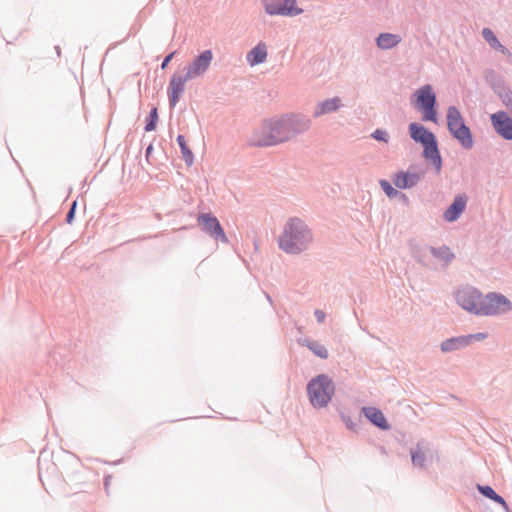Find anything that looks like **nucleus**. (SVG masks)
<instances>
[{
  "instance_id": "1",
  "label": "nucleus",
  "mask_w": 512,
  "mask_h": 512,
  "mask_svg": "<svg viewBox=\"0 0 512 512\" xmlns=\"http://www.w3.org/2000/svg\"><path fill=\"white\" fill-rule=\"evenodd\" d=\"M309 126L308 119L297 115L267 119L254 130L250 142L260 147L277 145L303 133Z\"/></svg>"
},
{
  "instance_id": "2",
  "label": "nucleus",
  "mask_w": 512,
  "mask_h": 512,
  "mask_svg": "<svg viewBox=\"0 0 512 512\" xmlns=\"http://www.w3.org/2000/svg\"><path fill=\"white\" fill-rule=\"evenodd\" d=\"M456 301L463 309L477 315H496L511 309L510 301L503 295L489 293L483 296L470 287L459 290Z\"/></svg>"
},
{
  "instance_id": "3",
  "label": "nucleus",
  "mask_w": 512,
  "mask_h": 512,
  "mask_svg": "<svg viewBox=\"0 0 512 512\" xmlns=\"http://www.w3.org/2000/svg\"><path fill=\"white\" fill-rule=\"evenodd\" d=\"M312 235L307 226L298 218H291L279 236V246L286 253L297 254L308 248Z\"/></svg>"
},
{
  "instance_id": "4",
  "label": "nucleus",
  "mask_w": 512,
  "mask_h": 512,
  "mask_svg": "<svg viewBox=\"0 0 512 512\" xmlns=\"http://www.w3.org/2000/svg\"><path fill=\"white\" fill-rule=\"evenodd\" d=\"M447 128L451 135L465 148L471 149L474 141L470 128L465 124L464 118L458 108L450 106L447 109Z\"/></svg>"
},
{
  "instance_id": "5",
  "label": "nucleus",
  "mask_w": 512,
  "mask_h": 512,
  "mask_svg": "<svg viewBox=\"0 0 512 512\" xmlns=\"http://www.w3.org/2000/svg\"><path fill=\"white\" fill-rule=\"evenodd\" d=\"M307 390L311 404L317 408L325 407L334 394L333 383L326 375H319L312 379Z\"/></svg>"
},
{
  "instance_id": "6",
  "label": "nucleus",
  "mask_w": 512,
  "mask_h": 512,
  "mask_svg": "<svg viewBox=\"0 0 512 512\" xmlns=\"http://www.w3.org/2000/svg\"><path fill=\"white\" fill-rule=\"evenodd\" d=\"M415 106L422 112L423 121L437 122L436 96L430 85H424L415 92Z\"/></svg>"
},
{
  "instance_id": "7",
  "label": "nucleus",
  "mask_w": 512,
  "mask_h": 512,
  "mask_svg": "<svg viewBox=\"0 0 512 512\" xmlns=\"http://www.w3.org/2000/svg\"><path fill=\"white\" fill-rule=\"evenodd\" d=\"M197 222L202 231L209 234L214 239L220 240L223 243L228 242L225 232L215 216L209 213H201L197 217Z\"/></svg>"
},
{
  "instance_id": "8",
  "label": "nucleus",
  "mask_w": 512,
  "mask_h": 512,
  "mask_svg": "<svg viewBox=\"0 0 512 512\" xmlns=\"http://www.w3.org/2000/svg\"><path fill=\"white\" fill-rule=\"evenodd\" d=\"M212 60V51H203L197 57H195L194 60L187 66L184 76L189 80H192L203 75L210 67Z\"/></svg>"
},
{
  "instance_id": "9",
  "label": "nucleus",
  "mask_w": 512,
  "mask_h": 512,
  "mask_svg": "<svg viewBox=\"0 0 512 512\" xmlns=\"http://www.w3.org/2000/svg\"><path fill=\"white\" fill-rule=\"evenodd\" d=\"M265 10L271 15H298L301 9L295 6V0H264Z\"/></svg>"
},
{
  "instance_id": "10",
  "label": "nucleus",
  "mask_w": 512,
  "mask_h": 512,
  "mask_svg": "<svg viewBox=\"0 0 512 512\" xmlns=\"http://www.w3.org/2000/svg\"><path fill=\"white\" fill-rule=\"evenodd\" d=\"M488 337L487 333H476L447 339L441 343L443 352H452L472 344L474 341H482Z\"/></svg>"
},
{
  "instance_id": "11",
  "label": "nucleus",
  "mask_w": 512,
  "mask_h": 512,
  "mask_svg": "<svg viewBox=\"0 0 512 512\" xmlns=\"http://www.w3.org/2000/svg\"><path fill=\"white\" fill-rule=\"evenodd\" d=\"M490 120L494 130L502 138L512 140V119L505 111L493 113Z\"/></svg>"
},
{
  "instance_id": "12",
  "label": "nucleus",
  "mask_w": 512,
  "mask_h": 512,
  "mask_svg": "<svg viewBox=\"0 0 512 512\" xmlns=\"http://www.w3.org/2000/svg\"><path fill=\"white\" fill-rule=\"evenodd\" d=\"M187 81H189V79L186 78L184 75L172 76L168 87L169 101L171 107H175V105L179 101L180 95L182 94L185 83Z\"/></svg>"
},
{
  "instance_id": "13",
  "label": "nucleus",
  "mask_w": 512,
  "mask_h": 512,
  "mask_svg": "<svg viewBox=\"0 0 512 512\" xmlns=\"http://www.w3.org/2000/svg\"><path fill=\"white\" fill-rule=\"evenodd\" d=\"M467 197L464 195L457 196L453 203L447 208L444 213V218L449 221H455L459 218L466 207Z\"/></svg>"
},
{
  "instance_id": "14",
  "label": "nucleus",
  "mask_w": 512,
  "mask_h": 512,
  "mask_svg": "<svg viewBox=\"0 0 512 512\" xmlns=\"http://www.w3.org/2000/svg\"><path fill=\"white\" fill-rule=\"evenodd\" d=\"M409 133L415 142H419L422 145H425L435 139L432 132H429L424 126L418 123H411L409 125Z\"/></svg>"
},
{
  "instance_id": "15",
  "label": "nucleus",
  "mask_w": 512,
  "mask_h": 512,
  "mask_svg": "<svg viewBox=\"0 0 512 512\" xmlns=\"http://www.w3.org/2000/svg\"><path fill=\"white\" fill-rule=\"evenodd\" d=\"M424 146V157L427 160H430L435 169L439 172L441 170V157L439 154V150L437 147L436 138L430 141L429 143L423 145Z\"/></svg>"
},
{
  "instance_id": "16",
  "label": "nucleus",
  "mask_w": 512,
  "mask_h": 512,
  "mask_svg": "<svg viewBox=\"0 0 512 512\" xmlns=\"http://www.w3.org/2000/svg\"><path fill=\"white\" fill-rule=\"evenodd\" d=\"M341 106V100L338 97L320 102L314 109V117L322 116L326 113L336 111Z\"/></svg>"
},
{
  "instance_id": "17",
  "label": "nucleus",
  "mask_w": 512,
  "mask_h": 512,
  "mask_svg": "<svg viewBox=\"0 0 512 512\" xmlns=\"http://www.w3.org/2000/svg\"><path fill=\"white\" fill-rule=\"evenodd\" d=\"M363 413L377 427L381 429L389 428L386 418L379 409L374 407H365L363 408Z\"/></svg>"
},
{
  "instance_id": "18",
  "label": "nucleus",
  "mask_w": 512,
  "mask_h": 512,
  "mask_svg": "<svg viewBox=\"0 0 512 512\" xmlns=\"http://www.w3.org/2000/svg\"><path fill=\"white\" fill-rule=\"evenodd\" d=\"M266 58L267 47L264 43H259L247 54V61L251 66L265 62Z\"/></svg>"
},
{
  "instance_id": "19",
  "label": "nucleus",
  "mask_w": 512,
  "mask_h": 512,
  "mask_svg": "<svg viewBox=\"0 0 512 512\" xmlns=\"http://www.w3.org/2000/svg\"><path fill=\"white\" fill-rule=\"evenodd\" d=\"M420 176L417 174H410L406 172H400L395 175L393 182L396 187L406 189L413 187L418 183Z\"/></svg>"
},
{
  "instance_id": "20",
  "label": "nucleus",
  "mask_w": 512,
  "mask_h": 512,
  "mask_svg": "<svg viewBox=\"0 0 512 512\" xmlns=\"http://www.w3.org/2000/svg\"><path fill=\"white\" fill-rule=\"evenodd\" d=\"M401 42V37L397 34L382 33L377 38V46L381 49H390Z\"/></svg>"
},
{
  "instance_id": "21",
  "label": "nucleus",
  "mask_w": 512,
  "mask_h": 512,
  "mask_svg": "<svg viewBox=\"0 0 512 512\" xmlns=\"http://www.w3.org/2000/svg\"><path fill=\"white\" fill-rule=\"evenodd\" d=\"M482 35L484 39L490 44L491 47L501 50L502 52L505 51V47L501 45V43L498 41L497 37L495 36L491 29L484 28L482 31Z\"/></svg>"
},
{
  "instance_id": "22",
  "label": "nucleus",
  "mask_w": 512,
  "mask_h": 512,
  "mask_svg": "<svg viewBox=\"0 0 512 512\" xmlns=\"http://www.w3.org/2000/svg\"><path fill=\"white\" fill-rule=\"evenodd\" d=\"M478 490L480 491L481 494L492 499L493 501H495L503 506L506 505L505 500L501 496H499L490 486L478 485Z\"/></svg>"
},
{
  "instance_id": "23",
  "label": "nucleus",
  "mask_w": 512,
  "mask_h": 512,
  "mask_svg": "<svg viewBox=\"0 0 512 512\" xmlns=\"http://www.w3.org/2000/svg\"><path fill=\"white\" fill-rule=\"evenodd\" d=\"M177 142H178V144H179V146L181 148V152H182L184 160L186 161L187 164L191 165L192 162H193V153L187 147V144H186L184 136L183 135H179L177 137Z\"/></svg>"
},
{
  "instance_id": "24",
  "label": "nucleus",
  "mask_w": 512,
  "mask_h": 512,
  "mask_svg": "<svg viewBox=\"0 0 512 512\" xmlns=\"http://www.w3.org/2000/svg\"><path fill=\"white\" fill-rule=\"evenodd\" d=\"M308 347L318 357L323 358V359H326L328 357V351L321 344H319V343H311V344H309Z\"/></svg>"
},
{
  "instance_id": "25",
  "label": "nucleus",
  "mask_w": 512,
  "mask_h": 512,
  "mask_svg": "<svg viewBox=\"0 0 512 512\" xmlns=\"http://www.w3.org/2000/svg\"><path fill=\"white\" fill-rule=\"evenodd\" d=\"M157 121H158L157 108H153L151 113H150L149 118H147V123H146V126H145V130L146 131L154 130L155 127H156Z\"/></svg>"
},
{
  "instance_id": "26",
  "label": "nucleus",
  "mask_w": 512,
  "mask_h": 512,
  "mask_svg": "<svg viewBox=\"0 0 512 512\" xmlns=\"http://www.w3.org/2000/svg\"><path fill=\"white\" fill-rule=\"evenodd\" d=\"M411 456H412V463L415 466L422 467L424 465L425 455L422 450L417 449L416 451H413Z\"/></svg>"
},
{
  "instance_id": "27",
  "label": "nucleus",
  "mask_w": 512,
  "mask_h": 512,
  "mask_svg": "<svg viewBox=\"0 0 512 512\" xmlns=\"http://www.w3.org/2000/svg\"><path fill=\"white\" fill-rule=\"evenodd\" d=\"M380 186L389 197H395L398 194V191L386 180L380 181Z\"/></svg>"
},
{
  "instance_id": "28",
  "label": "nucleus",
  "mask_w": 512,
  "mask_h": 512,
  "mask_svg": "<svg viewBox=\"0 0 512 512\" xmlns=\"http://www.w3.org/2000/svg\"><path fill=\"white\" fill-rule=\"evenodd\" d=\"M372 137L376 140H379V141H384V142H388V135L385 131L383 130H375L372 134Z\"/></svg>"
},
{
  "instance_id": "29",
  "label": "nucleus",
  "mask_w": 512,
  "mask_h": 512,
  "mask_svg": "<svg viewBox=\"0 0 512 512\" xmlns=\"http://www.w3.org/2000/svg\"><path fill=\"white\" fill-rule=\"evenodd\" d=\"M76 205H77V202H76V201H74V202H73V204H72V206H71L70 211H69V212H68V214H67L66 221H67V223H69V224L72 222V220H73V218H74Z\"/></svg>"
},
{
  "instance_id": "30",
  "label": "nucleus",
  "mask_w": 512,
  "mask_h": 512,
  "mask_svg": "<svg viewBox=\"0 0 512 512\" xmlns=\"http://www.w3.org/2000/svg\"><path fill=\"white\" fill-rule=\"evenodd\" d=\"M174 55H175V52H172V53H170L169 55H167V56L164 58V60H163V62H162V64H161V68H162V69H165V68L168 66L169 62L172 60V58L174 57Z\"/></svg>"
},
{
  "instance_id": "31",
  "label": "nucleus",
  "mask_w": 512,
  "mask_h": 512,
  "mask_svg": "<svg viewBox=\"0 0 512 512\" xmlns=\"http://www.w3.org/2000/svg\"><path fill=\"white\" fill-rule=\"evenodd\" d=\"M315 317L317 319L318 322L322 323L325 319V313L321 310H316L315 311Z\"/></svg>"
}]
</instances>
